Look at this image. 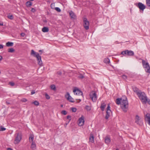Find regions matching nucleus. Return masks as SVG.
Masks as SVG:
<instances>
[{"instance_id":"nucleus-1","label":"nucleus","mask_w":150,"mask_h":150,"mask_svg":"<svg viewBox=\"0 0 150 150\" xmlns=\"http://www.w3.org/2000/svg\"><path fill=\"white\" fill-rule=\"evenodd\" d=\"M117 104H121V108L123 111L126 112L128 108V102L126 97H124V99L118 98L116 100Z\"/></svg>"},{"instance_id":"nucleus-2","label":"nucleus","mask_w":150,"mask_h":150,"mask_svg":"<svg viewBox=\"0 0 150 150\" xmlns=\"http://www.w3.org/2000/svg\"><path fill=\"white\" fill-rule=\"evenodd\" d=\"M31 54L37 58L38 61V64L40 66L42 64V62L41 60V57L39 55V54L38 53L35 52L33 50H31Z\"/></svg>"},{"instance_id":"nucleus-3","label":"nucleus","mask_w":150,"mask_h":150,"mask_svg":"<svg viewBox=\"0 0 150 150\" xmlns=\"http://www.w3.org/2000/svg\"><path fill=\"white\" fill-rule=\"evenodd\" d=\"M137 96L139 99L142 101V102L145 103L147 102V96L144 92L141 91L137 94Z\"/></svg>"},{"instance_id":"nucleus-4","label":"nucleus","mask_w":150,"mask_h":150,"mask_svg":"<svg viewBox=\"0 0 150 150\" xmlns=\"http://www.w3.org/2000/svg\"><path fill=\"white\" fill-rule=\"evenodd\" d=\"M142 64L146 72L149 74L150 73V67L149 63L146 62L144 60H142Z\"/></svg>"},{"instance_id":"nucleus-5","label":"nucleus","mask_w":150,"mask_h":150,"mask_svg":"<svg viewBox=\"0 0 150 150\" xmlns=\"http://www.w3.org/2000/svg\"><path fill=\"white\" fill-rule=\"evenodd\" d=\"M121 54H122L123 56L127 55L130 56H134V53L132 50H126L122 51Z\"/></svg>"},{"instance_id":"nucleus-6","label":"nucleus","mask_w":150,"mask_h":150,"mask_svg":"<svg viewBox=\"0 0 150 150\" xmlns=\"http://www.w3.org/2000/svg\"><path fill=\"white\" fill-rule=\"evenodd\" d=\"M93 102H96L97 100V95L96 92L94 91L91 92L89 94Z\"/></svg>"},{"instance_id":"nucleus-7","label":"nucleus","mask_w":150,"mask_h":150,"mask_svg":"<svg viewBox=\"0 0 150 150\" xmlns=\"http://www.w3.org/2000/svg\"><path fill=\"white\" fill-rule=\"evenodd\" d=\"M83 26L86 30H88L89 28V23L86 18L83 19Z\"/></svg>"},{"instance_id":"nucleus-8","label":"nucleus","mask_w":150,"mask_h":150,"mask_svg":"<svg viewBox=\"0 0 150 150\" xmlns=\"http://www.w3.org/2000/svg\"><path fill=\"white\" fill-rule=\"evenodd\" d=\"M16 135V136L14 140V143L15 144L19 143L22 139L21 135V134L18 133Z\"/></svg>"},{"instance_id":"nucleus-9","label":"nucleus","mask_w":150,"mask_h":150,"mask_svg":"<svg viewBox=\"0 0 150 150\" xmlns=\"http://www.w3.org/2000/svg\"><path fill=\"white\" fill-rule=\"evenodd\" d=\"M135 5L141 10L143 11L146 8V6L141 2H139L137 4H135Z\"/></svg>"},{"instance_id":"nucleus-10","label":"nucleus","mask_w":150,"mask_h":150,"mask_svg":"<svg viewBox=\"0 0 150 150\" xmlns=\"http://www.w3.org/2000/svg\"><path fill=\"white\" fill-rule=\"evenodd\" d=\"M65 98L67 100L69 101L74 103V99L70 95L69 93L68 92L67 93V94L65 95Z\"/></svg>"},{"instance_id":"nucleus-11","label":"nucleus","mask_w":150,"mask_h":150,"mask_svg":"<svg viewBox=\"0 0 150 150\" xmlns=\"http://www.w3.org/2000/svg\"><path fill=\"white\" fill-rule=\"evenodd\" d=\"M73 92L74 93V94L77 95H82L83 94L82 92L78 88L74 89Z\"/></svg>"},{"instance_id":"nucleus-12","label":"nucleus","mask_w":150,"mask_h":150,"mask_svg":"<svg viewBox=\"0 0 150 150\" xmlns=\"http://www.w3.org/2000/svg\"><path fill=\"white\" fill-rule=\"evenodd\" d=\"M84 120L83 117H82L79 119L78 125L79 126H83L84 124Z\"/></svg>"},{"instance_id":"nucleus-13","label":"nucleus","mask_w":150,"mask_h":150,"mask_svg":"<svg viewBox=\"0 0 150 150\" xmlns=\"http://www.w3.org/2000/svg\"><path fill=\"white\" fill-rule=\"evenodd\" d=\"M69 14L71 19H74L76 18V16L74 13L72 11L69 12Z\"/></svg>"},{"instance_id":"nucleus-14","label":"nucleus","mask_w":150,"mask_h":150,"mask_svg":"<svg viewBox=\"0 0 150 150\" xmlns=\"http://www.w3.org/2000/svg\"><path fill=\"white\" fill-rule=\"evenodd\" d=\"M94 136L93 134L92 133H90V136L89 137V141L92 143L94 142Z\"/></svg>"},{"instance_id":"nucleus-15","label":"nucleus","mask_w":150,"mask_h":150,"mask_svg":"<svg viewBox=\"0 0 150 150\" xmlns=\"http://www.w3.org/2000/svg\"><path fill=\"white\" fill-rule=\"evenodd\" d=\"M106 106V104L104 102H102L101 103V105L100 107L101 110L102 111L104 110Z\"/></svg>"},{"instance_id":"nucleus-16","label":"nucleus","mask_w":150,"mask_h":150,"mask_svg":"<svg viewBox=\"0 0 150 150\" xmlns=\"http://www.w3.org/2000/svg\"><path fill=\"white\" fill-rule=\"evenodd\" d=\"M145 118H146L148 123L150 126V114L149 113H147L145 116Z\"/></svg>"},{"instance_id":"nucleus-17","label":"nucleus","mask_w":150,"mask_h":150,"mask_svg":"<svg viewBox=\"0 0 150 150\" xmlns=\"http://www.w3.org/2000/svg\"><path fill=\"white\" fill-rule=\"evenodd\" d=\"M111 113V111H106L105 119L106 120L108 119L110 116V114Z\"/></svg>"},{"instance_id":"nucleus-18","label":"nucleus","mask_w":150,"mask_h":150,"mask_svg":"<svg viewBox=\"0 0 150 150\" xmlns=\"http://www.w3.org/2000/svg\"><path fill=\"white\" fill-rule=\"evenodd\" d=\"M105 142L107 144L110 143V139L109 137L106 136L105 137Z\"/></svg>"},{"instance_id":"nucleus-19","label":"nucleus","mask_w":150,"mask_h":150,"mask_svg":"<svg viewBox=\"0 0 150 150\" xmlns=\"http://www.w3.org/2000/svg\"><path fill=\"white\" fill-rule=\"evenodd\" d=\"M133 89L134 91L137 93V95L141 91L140 90H139L138 88L135 87H133Z\"/></svg>"},{"instance_id":"nucleus-20","label":"nucleus","mask_w":150,"mask_h":150,"mask_svg":"<svg viewBox=\"0 0 150 150\" xmlns=\"http://www.w3.org/2000/svg\"><path fill=\"white\" fill-rule=\"evenodd\" d=\"M13 43L8 42L6 43V45L8 47H12L13 46Z\"/></svg>"},{"instance_id":"nucleus-21","label":"nucleus","mask_w":150,"mask_h":150,"mask_svg":"<svg viewBox=\"0 0 150 150\" xmlns=\"http://www.w3.org/2000/svg\"><path fill=\"white\" fill-rule=\"evenodd\" d=\"M49 30V28L47 27H44L42 29V31L44 33H46L48 32Z\"/></svg>"},{"instance_id":"nucleus-22","label":"nucleus","mask_w":150,"mask_h":150,"mask_svg":"<svg viewBox=\"0 0 150 150\" xmlns=\"http://www.w3.org/2000/svg\"><path fill=\"white\" fill-rule=\"evenodd\" d=\"M31 147L33 150H35L36 149V144L34 142H33L31 144Z\"/></svg>"},{"instance_id":"nucleus-23","label":"nucleus","mask_w":150,"mask_h":150,"mask_svg":"<svg viewBox=\"0 0 150 150\" xmlns=\"http://www.w3.org/2000/svg\"><path fill=\"white\" fill-rule=\"evenodd\" d=\"M26 6L28 7H29L32 5V3L30 1H28L26 2Z\"/></svg>"},{"instance_id":"nucleus-24","label":"nucleus","mask_w":150,"mask_h":150,"mask_svg":"<svg viewBox=\"0 0 150 150\" xmlns=\"http://www.w3.org/2000/svg\"><path fill=\"white\" fill-rule=\"evenodd\" d=\"M8 51L9 52L12 53L15 51V50L13 48L11 47L8 49Z\"/></svg>"},{"instance_id":"nucleus-25","label":"nucleus","mask_w":150,"mask_h":150,"mask_svg":"<svg viewBox=\"0 0 150 150\" xmlns=\"http://www.w3.org/2000/svg\"><path fill=\"white\" fill-rule=\"evenodd\" d=\"M85 108L88 111H90L91 109V107L88 105H86V106Z\"/></svg>"},{"instance_id":"nucleus-26","label":"nucleus","mask_w":150,"mask_h":150,"mask_svg":"<svg viewBox=\"0 0 150 150\" xmlns=\"http://www.w3.org/2000/svg\"><path fill=\"white\" fill-rule=\"evenodd\" d=\"M104 62L105 63H108L110 62V60L108 58H106L104 59Z\"/></svg>"},{"instance_id":"nucleus-27","label":"nucleus","mask_w":150,"mask_h":150,"mask_svg":"<svg viewBox=\"0 0 150 150\" xmlns=\"http://www.w3.org/2000/svg\"><path fill=\"white\" fill-rule=\"evenodd\" d=\"M51 88L54 90H55L56 89L55 86L54 85H52L50 86Z\"/></svg>"},{"instance_id":"nucleus-28","label":"nucleus","mask_w":150,"mask_h":150,"mask_svg":"<svg viewBox=\"0 0 150 150\" xmlns=\"http://www.w3.org/2000/svg\"><path fill=\"white\" fill-rule=\"evenodd\" d=\"M32 103L34 104L35 105L38 106L39 105V103L38 101L35 100Z\"/></svg>"},{"instance_id":"nucleus-29","label":"nucleus","mask_w":150,"mask_h":150,"mask_svg":"<svg viewBox=\"0 0 150 150\" xmlns=\"http://www.w3.org/2000/svg\"><path fill=\"white\" fill-rule=\"evenodd\" d=\"M146 5L149 6H150V0H146Z\"/></svg>"},{"instance_id":"nucleus-30","label":"nucleus","mask_w":150,"mask_h":150,"mask_svg":"<svg viewBox=\"0 0 150 150\" xmlns=\"http://www.w3.org/2000/svg\"><path fill=\"white\" fill-rule=\"evenodd\" d=\"M61 113L62 114L64 115H66L67 113V112L65 110L62 111Z\"/></svg>"},{"instance_id":"nucleus-31","label":"nucleus","mask_w":150,"mask_h":150,"mask_svg":"<svg viewBox=\"0 0 150 150\" xmlns=\"http://www.w3.org/2000/svg\"><path fill=\"white\" fill-rule=\"evenodd\" d=\"M139 120H135V122L137 124H138L139 125H141L143 124L142 123L140 122V123H139Z\"/></svg>"},{"instance_id":"nucleus-32","label":"nucleus","mask_w":150,"mask_h":150,"mask_svg":"<svg viewBox=\"0 0 150 150\" xmlns=\"http://www.w3.org/2000/svg\"><path fill=\"white\" fill-rule=\"evenodd\" d=\"M79 78L82 79L84 78V76L82 74H80L79 76H78Z\"/></svg>"},{"instance_id":"nucleus-33","label":"nucleus","mask_w":150,"mask_h":150,"mask_svg":"<svg viewBox=\"0 0 150 150\" xmlns=\"http://www.w3.org/2000/svg\"><path fill=\"white\" fill-rule=\"evenodd\" d=\"M106 111H111L110 110V106L109 104H108V106L106 108Z\"/></svg>"},{"instance_id":"nucleus-34","label":"nucleus","mask_w":150,"mask_h":150,"mask_svg":"<svg viewBox=\"0 0 150 150\" xmlns=\"http://www.w3.org/2000/svg\"><path fill=\"white\" fill-rule=\"evenodd\" d=\"M55 9L58 12H60L61 11V10L60 9L59 7H55Z\"/></svg>"},{"instance_id":"nucleus-35","label":"nucleus","mask_w":150,"mask_h":150,"mask_svg":"<svg viewBox=\"0 0 150 150\" xmlns=\"http://www.w3.org/2000/svg\"><path fill=\"white\" fill-rule=\"evenodd\" d=\"M7 17L8 18L11 20H12L13 18V17L12 15H8Z\"/></svg>"},{"instance_id":"nucleus-36","label":"nucleus","mask_w":150,"mask_h":150,"mask_svg":"<svg viewBox=\"0 0 150 150\" xmlns=\"http://www.w3.org/2000/svg\"><path fill=\"white\" fill-rule=\"evenodd\" d=\"M0 131H4L6 130V128H5L3 127L2 126H0Z\"/></svg>"},{"instance_id":"nucleus-37","label":"nucleus","mask_w":150,"mask_h":150,"mask_svg":"<svg viewBox=\"0 0 150 150\" xmlns=\"http://www.w3.org/2000/svg\"><path fill=\"white\" fill-rule=\"evenodd\" d=\"M33 139H34L33 137H32V136L30 137L29 138V141H30V142H33Z\"/></svg>"},{"instance_id":"nucleus-38","label":"nucleus","mask_w":150,"mask_h":150,"mask_svg":"<svg viewBox=\"0 0 150 150\" xmlns=\"http://www.w3.org/2000/svg\"><path fill=\"white\" fill-rule=\"evenodd\" d=\"M122 78L125 80L127 78V76L125 75H123L122 76Z\"/></svg>"},{"instance_id":"nucleus-39","label":"nucleus","mask_w":150,"mask_h":150,"mask_svg":"<svg viewBox=\"0 0 150 150\" xmlns=\"http://www.w3.org/2000/svg\"><path fill=\"white\" fill-rule=\"evenodd\" d=\"M71 110L72 112H75L76 111L77 109L75 108H72Z\"/></svg>"},{"instance_id":"nucleus-40","label":"nucleus","mask_w":150,"mask_h":150,"mask_svg":"<svg viewBox=\"0 0 150 150\" xmlns=\"http://www.w3.org/2000/svg\"><path fill=\"white\" fill-rule=\"evenodd\" d=\"M21 101L22 102H25L27 101V100L25 98H23L21 100Z\"/></svg>"},{"instance_id":"nucleus-41","label":"nucleus","mask_w":150,"mask_h":150,"mask_svg":"<svg viewBox=\"0 0 150 150\" xmlns=\"http://www.w3.org/2000/svg\"><path fill=\"white\" fill-rule=\"evenodd\" d=\"M71 116H70V115H68L67 116V118L68 119H69V122L71 120Z\"/></svg>"},{"instance_id":"nucleus-42","label":"nucleus","mask_w":150,"mask_h":150,"mask_svg":"<svg viewBox=\"0 0 150 150\" xmlns=\"http://www.w3.org/2000/svg\"><path fill=\"white\" fill-rule=\"evenodd\" d=\"M9 84L11 86H13L15 85V83H14V82H10L9 83Z\"/></svg>"},{"instance_id":"nucleus-43","label":"nucleus","mask_w":150,"mask_h":150,"mask_svg":"<svg viewBox=\"0 0 150 150\" xmlns=\"http://www.w3.org/2000/svg\"><path fill=\"white\" fill-rule=\"evenodd\" d=\"M45 96H46V98L47 99H50V97L47 94H45Z\"/></svg>"},{"instance_id":"nucleus-44","label":"nucleus","mask_w":150,"mask_h":150,"mask_svg":"<svg viewBox=\"0 0 150 150\" xmlns=\"http://www.w3.org/2000/svg\"><path fill=\"white\" fill-rule=\"evenodd\" d=\"M135 120H140V117L138 115L136 116Z\"/></svg>"},{"instance_id":"nucleus-45","label":"nucleus","mask_w":150,"mask_h":150,"mask_svg":"<svg viewBox=\"0 0 150 150\" xmlns=\"http://www.w3.org/2000/svg\"><path fill=\"white\" fill-rule=\"evenodd\" d=\"M31 11L32 12L34 13L35 11V9L34 8H32Z\"/></svg>"},{"instance_id":"nucleus-46","label":"nucleus","mask_w":150,"mask_h":150,"mask_svg":"<svg viewBox=\"0 0 150 150\" xmlns=\"http://www.w3.org/2000/svg\"><path fill=\"white\" fill-rule=\"evenodd\" d=\"M57 73L58 74L61 75H62V72L60 71H58L57 72Z\"/></svg>"},{"instance_id":"nucleus-47","label":"nucleus","mask_w":150,"mask_h":150,"mask_svg":"<svg viewBox=\"0 0 150 150\" xmlns=\"http://www.w3.org/2000/svg\"><path fill=\"white\" fill-rule=\"evenodd\" d=\"M147 102L148 104L150 105V100L149 99H148L147 98Z\"/></svg>"},{"instance_id":"nucleus-48","label":"nucleus","mask_w":150,"mask_h":150,"mask_svg":"<svg viewBox=\"0 0 150 150\" xmlns=\"http://www.w3.org/2000/svg\"><path fill=\"white\" fill-rule=\"evenodd\" d=\"M21 35L22 37H24L25 35V34L24 33H21Z\"/></svg>"},{"instance_id":"nucleus-49","label":"nucleus","mask_w":150,"mask_h":150,"mask_svg":"<svg viewBox=\"0 0 150 150\" xmlns=\"http://www.w3.org/2000/svg\"><path fill=\"white\" fill-rule=\"evenodd\" d=\"M50 6H51V7L52 8H54L52 7V6H54V4H51Z\"/></svg>"},{"instance_id":"nucleus-50","label":"nucleus","mask_w":150,"mask_h":150,"mask_svg":"<svg viewBox=\"0 0 150 150\" xmlns=\"http://www.w3.org/2000/svg\"><path fill=\"white\" fill-rule=\"evenodd\" d=\"M35 93V91H32L31 92V95H33Z\"/></svg>"},{"instance_id":"nucleus-51","label":"nucleus","mask_w":150,"mask_h":150,"mask_svg":"<svg viewBox=\"0 0 150 150\" xmlns=\"http://www.w3.org/2000/svg\"><path fill=\"white\" fill-rule=\"evenodd\" d=\"M3 48V46L2 45L0 44V49H2Z\"/></svg>"},{"instance_id":"nucleus-52","label":"nucleus","mask_w":150,"mask_h":150,"mask_svg":"<svg viewBox=\"0 0 150 150\" xmlns=\"http://www.w3.org/2000/svg\"><path fill=\"white\" fill-rule=\"evenodd\" d=\"M3 23L2 22H0V25H3Z\"/></svg>"},{"instance_id":"nucleus-53","label":"nucleus","mask_w":150,"mask_h":150,"mask_svg":"<svg viewBox=\"0 0 150 150\" xmlns=\"http://www.w3.org/2000/svg\"><path fill=\"white\" fill-rule=\"evenodd\" d=\"M2 59V57L1 56H0V61H1Z\"/></svg>"},{"instance_id":"nucleus-54","label":"nucleus","mask_w":150,"mask_h":150,"mask_svg":"<svg viewBox=\"0 0 150 150\" xmlns=\"http://www.w3.org/2000/svg\"><path fill=\"white\" fill-rule=\"evenodd\" d=\"M7 150H12V149L11 148H8L7 149Z\"/></svg>"},{"instance_id":"nucleus-55","label":"nucleus","mask_w":150,"mask_h":150,"mask_svg":"<svg viewBox=\"0 0 150 150\" xmlns=\"http://www.w3.org/2000/svg\"><path fill=\"white\" fill-rule=\"evenodd\" d=\"M61 106L62 107H63V105H61Z\"/></svg>"},{"instance_id":"nucleus-56","label":"nucleus","mask_w":150,"mask_h":150,"mask_svg":"<svg viewBox=\"0 0 150 150\" xmlns=\"http://www.w3.org/2000/svg\"><path fill=\"white\" fill-rule=\"evenodd\" d=\"M42 50H40L39 51V52H42Z\"/></svg>"},{"instance_id":"nucleus-57","label":"nucleus","mask_w":150,"mask_h":150,"mask_svg":"<svg viewBox=\"0 0 150 150\" xmlns=\"http://www.w3.org/2000/svg\"><path fill=\"white\" fill-rule=\"evenodd\" d=\"M30 0V1H33V0Z\"/></svg>"},{"instance_id":"nucleus-58","label":"nucleus","mask_w":150,"mask_h":150,"mask_svg":"<svg viewBox=\"0 0 150 150\" xmlns=\"http://www.w3.org/2000/svg\"><path fill=\"white\" fill-rule=\"evenodd\" d=\"M116 150H119V149H117Z\"/></svg>"},{"instance_id":"nucleus-59","label":"nucleus","mask_w":150,"mask_h":150,"mask_svg":"<svg viewBox=\"0 0 150 150\" xmlns=\"http://www.w3.org/2000/svg\"><path fill=\"white\" fill-rule=\"evenodd\" d=\"M67 124H68L67 123H66V125H67Z\"/></svg>"},{"instance_id":"nucleus-60","label":"nucleus","mask_w":150,"mask_h":150,"mask_svg":"<svg viewBox=\"0 0 150 150\" xmlns=\"http://www.w3.org/2000/svg\"><path fill=\"white\" fill-rule=\"evenodd\" d=\"M47 21H45V22H46Z\"/></svg>"}]
</instances>
